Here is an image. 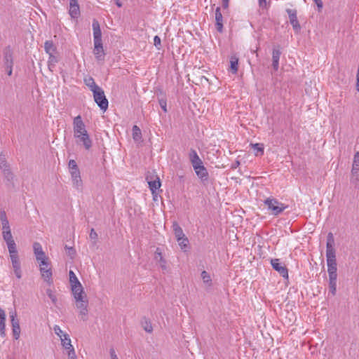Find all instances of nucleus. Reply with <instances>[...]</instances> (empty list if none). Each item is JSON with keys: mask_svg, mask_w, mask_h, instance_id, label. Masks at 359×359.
Returning a JSON list of instances; mask_svg holds the SVG:
<instances>
[{"mask_svg": "<svg viewBox=\"0 0 359 359\" xmlns=\"http://www.w3.org/2000/svg\"><path fill=\"white\" fill-rule=\"evenodd\" d=\"M10 259L12 264V267L13 269V272L17 278L20 279L22 278V270H21V264L18 255V251L17 250V246L8 248Z\"/></svg>", "mask_w": 359, "mask_h": 359, "instance_id": "1", "label": "nucleus"}, {"mask_svg": "<svg viewBox=\"0 0 359 359\" xmlns=\"http://www.w3.org/2000/svg\"><path fill=\"white\" fill-rule=\"evenodd\" d=\"M264 205L267 207L268 210L271 211L272 215L276 216L280 215L287 208V205L279 202L275 198H267L264 201Z\"/></svg>", "mask_w": 359, "mask_h": 359, "instance_id": "2", "label": "nucleus"}, {"mask_svg": "<svg viewBox=\"0 0 359 359\" xmlns=\"http://www.w3.org/2000/svg\"><path fill=\"white\" fill-rule=\"evenodd\" d=\"M93 93L95 102L101 110L105 111L108 109L109 102L102 88H100L99 90H94Z\"/></svg>", "mask_w": 359, "mask_h": 359, "instance_id": "3", "label": "nucleus"}, {"mask_svg": "<svg viewBox=\"0 0 359 359\" xmlns=\"http://www.w3.org/2000/svg\"><path fill=\"white\" fill-rule=\"evenodd\" d=\"M40 272L43 279L48 284H53V272L51 267L50 266V262H46L44 264H39Z\"/></svg>", "mask_w": 359, "mask_h": 359, "instance_id": "4", "label": "nucleus"}, {"mask_svg": "<svg viewBox=\"0 0 359 359\" xmlns=\"http://www.w3.org/2000/svg\"><path fill=\"white\" fill-rule=\"evenodd\" d=\"M351 182L355 186L359 184V151L356 152L353 157Z\"/></svg>", "mask_w": 359, "mask_h": 359, "instance_id": "5", "label": "nucleus"}, {"mask_svg": "<svg viewBox=\"0 0 359 359\" xmlns=\"http://www.w3.org/2000/svg\"><path fill=\"white\" fill-rule=\"evenodd\" d=\"M76 306L79 309V314L81 316L83 320H86V316L88 314V300L86 297L80 298V299H75Z\"/></svg>", "mask_w": 359, "mask_h": 359, "instance_id": "6", "label": "nucleus"}, {"mask_svg": "<svg viewBox=\"0 0 359 359\" xmlns=\"http://www.w3.org/2000/svg\"><path fill=\"white\" fill-rule=\"evenodd\" d=\"M271 264L274 270L278 271L283 278H288V270L279 259H272Z\"/></svg>", "mask_w": 359, "mask_h": 359, "instance_id": "7", "label": "nucleus"}, {"mask_svg": "<svg viewBox=\"0 0 359 359\" xmlns=\"http://www.w3.org/2000/svg\"><path fill=\"white\" fill-rule=\"evenodd\" d=\"M74 135L88 133L80 115L76 116L73 121Z\"/></svg>", "mask_w": 359, "mask_h": 359, "instance_id": "8", "label": "nucleus"}, {"mask_svg": "<svg viewBox=\"0 0 359 359\" xmlns=\"http://www.w3.org/2000/svg\"><path fill=\"white\" fill-rule=\"evenodd\" d=\"M10 317L13 337L15 339H18L20 335V326L19 320L17 318L16 312L11 313Z\"/></svg>", "mask_w": 359, "mask_h": 359, "instance_id": "9", "label": "nucleus"}, {"mask_svg": "<svg viewBox=\"0 0 359 359\" xmlns=\"http://www.w3.org/2000/svg\"><path fill=\"white\" fill-rule=\"evenodd\" d=\"M154 259L159 264V266L161 267L163 273L167 272L168 271L167 262L163 257L161 250L159 248H156V250L154 253Z\"/></svg>", "mask_w": 359, "mask_h": 359, "instance_id": "10", "label": "nucleus"}, {"mask_svg": "<svg viewBox=\"0 0 359 359\" xmlns=\"http://www.w3.org/2000/svg\"><path fill=\"white\" fill-rule=\"evenodd\" d=\"M71 177L73 183V186L78 190H80L83 187V182L81 177V172L79 169L70 170Z\"/></svg>", "mask_w": 359, "mask_h": 359, "instance_id": "11", "label": "nucleus"}, {"mask_svg": "<svg viewBox=\"0 0 359 359\" xmlns=\"http://www.w3.org/2000/svg\"><path fill=\"white\" fill-rule=\"evenodd\" d=\"M287 13L289 15L290 22L292 25L294 30L295 32H299L301 27L297 19V11L294 9H287Z\"/></svg>", "mask_w": 359, "mask_h": 359, "instance_id": "12", "label": "nucleus"}, {"mask_svg": "<svg viewBox=\"0 0 359 359\" xmlns=\"http://www.w3.org/2000/svg\"><path fill=\"white\" fill-rule=\"evenodd\" d=\"M194 169L198 177L202 182H206L208 180V172L206 168L203 164L198 165L196 166L194 165Z\"/></svg>", "mask_w": 359, "mask_h": 359, "instance_id": "13", "label": "nucleus"}, {"mask_svg": "<svg viewBox=\"0 0 359 359\" xmlns=\"http://www.w3.org/2000/svg\"><path fill=\"white\" fill-rule=\"evenodd\" d=\"M69 13L72 18L79 17L81 13L78 0H69Z\"/></svg>", "mask_w": 359, "mask_h": 359, "instance_id": "14", "label": "nucleus"}, {"mask_svg": "<svg viewBox=\"0 0 359 359\" xmlns=\"http://www.w3.org/2000/svg\"><path fill=\"white\" fill-rule=\"evenodd\" d=\"M74 137L79 139V141L82 142L86 149L88 150L91 148L92 140L90 138V136L88 134V133L83 134H79L77 135H75Z\"/></svg>", "mask_w": 359, "mask_h": 359, "instance_id": "15", "label": "nucleus"}, {"mask_svg": "<svg viewBox=\"0 0 359 359\" xmlns=\"http://www.w3.org/2000/svg\"><path fill=\"white\" fill-rule=\"evenodd\" d=\"M215 26L219 32H223V16L219 7L215 9Z\"/></svg>", "mask_w": 359, "mask_h": 359, "instance_id": "16", "label": "nucleus"}, {"mask_svg": "<svg viewBox=\"0 0 359 359\" xmlns=\"http://www.w3.org/2000/svg\"><path fill=\"white\" fill-rule=\"evenodd\" d=\"M281 52L279 47L273 48L272 52V67L275 71H277L279 67V60Z\"/></svg>", "mask_w": 359, "mask_h": 359, "instance_id": "17", "label": "nucleus"}, {"mask_svg": "<svg viewBox=\"0 0 359 359\" xmlns=\"http://www.w3.org/2000/svg\"><path fill=\"white\" fill-rule=\"evenodd\" d=\"M72 287V294L75 299H80V298L86 297L83 291V288L81 283L79 285H73Z\"/></svg>", "mask_w": 359, "mask_h": 359, "instance_id": "18", "label": "nucleus"}, {"mask_svg": "<svg viewBox=\"0 0 359 359\" xmlns=\"http://www.w3.org/2000/svg\"><path fill=\"white\" fill-rule=\"evenodd\" d=\"M2 237L4 241L6 243L8 248H9V247L13 248L17 246L11 230L2 231Z\"/></svg>", "mask_w": 359, "mask_h": 359, "instance_id": "19", "label": "nucleus"}, {"mask_svg": "<svg viewBox=\"0 0 359 359\" xmlns=\"http://www.w3.org/2000/svg\"><path fill=\"white\" fill-rule=\"evenodd\" d=\"M189 158L190 160V162L193 166V168L198 165L203 164L202 160L198 156L196 151L194 149H191L189 154Z\"/></svg>", "mask_w": 359, "mask_h": 359, "instance_id": "20", "label": "nucleus"}, {"mask_svg": "<svg viewBox=\"0 0 359 359\" xmlns=\"http://www.w3.org/2000/svg\"><path fill=\"white\" fill-rule=\"evenodd\" d=\"M0 222L1 223L2 231L11 230L8 219L7 218L6 212L4 210H0Z\"/></svg>", "mask_w": 359, "mask_h": 359, "instance_id": "21", "label": "nucleus"}, {"mask_svg": "<svg viewBox=\"0 0 359 359\" xmlns=\"http://www.w3.org/2000/svg\"><path fill=\"white\" fill-rule=\"evenodd\" d=\"M93 38L94 39H102V32L100 27V23L97 20H93Z\"/></svg>", "mask_w": 359, "mask_h": 359, "instance_id": "22", "label": "nucleus"}, {"mask_svg": "<svg viewBox=\"0 0 359 359\" xmlns=\"http://www.w3.org/2000/svg\"><path fill=\"white\" fill-rule=\"evenodd\" d=\"M172 229L177 240H181L183 237L185 236L182 229L176 222H173Z\"/></svg>", "mask_w": 359, "mask_h": 359, "instance_id": "23", "label": "nucleus"}, {"mask_svg": "<svg viewBox=\"0 0 359 359\" xmlns=\"http://www.w3.org/2000/svg\"><path fill=\"white\" fill-rule=\"evenodd\" d=\"M4 64L6 67L13 65V53L9 48L4 50Z\"/></svg>", "mask_w": 359, "mask_h": 359, "instance_id": "24", "label": "nucleus"}, {"mask_svg": "<svg viewBox=\"0 0 359 359\" xmlns=\"http://www.w3.org/2000/svg\"><path fill=\"white\" fill-rule=\"evenodd\" d=\"M238 69V58L236 55H231L230 57V70L232 74H236Z\"/></svg>", "mask_w": 359, "mask_h": 359, "instance_id": "25", "label": "nucleus"}, {"mask_svg": "<svg viewBox=\"0 0 359 359\" xmlns=\"http://www.w3.org/2000/svg\"><path fill=\"white\" fill-rule=\"evenodd\" d=\"M84 83L89 88V89L92 92H94V90H99V88H100L95 83L94 79L91 76L85 78Z\"/></svg>", "mask_w": 359, "mask_h": 359, "instance_id": "26", "label": "nucleus"}, {"mask_svg": "<svg viewBox=\"0 0 359 359\" xmlns=\"http://www.w3.org/2000/svg\"><path fill=\"white\" fill-rule=\"evenodd\" d=\"M141 325L143 329L148 333H151L153 331V327L151 321L149 318L144 317L141 320Z\"/></svg>", "mask_w": 359, "mask_h": 359, "instance_id": "27", "label": "nucleus"}, {"mask_svg": "<svg viewBox=\"0 0 359 359\" xmlns=\"http://www.w3.org/2000/svg\"><path fill=\"white\" fill-rule=\"evenodd\" d=\"M44 49L47 54H55L56 52V47L51 41H46L44 43Z\"/></svg>", "mask_w": 359, "mask_h": 359, "instance_id": "28", "label": "nucleus"}, {"mask_svg": "<svg viewBox=\"0 0 359 359\" xmlns=\"http://www.w3.org/2000/svg\"><path fill=\"white\" fill-rule=\"evenodd\" d=\"M142 132L140 128L135 125L133 127V138L135 142H140L142 140Z\"/></svg>", "mask_w": 359, "mask_h": 359, "instance_id": "29", "label": "nucleus"}, {"mask_svg": "<svg viewBox=\"0 0 359 359\" xmlns=\"http://www.w3.org/2000/svg\"><path fill=\"white\" fill-rule=\"evenodd\" d=\"M149 187L154 194L157 189H158L161 187V182L158 177H156V180L148 182Z\"/></svg>", "mask_w": 359, "mask_h": 359, "instance_id": "30", "label": "nucleus"}, {"mask_svg": "<svg viewBox=\"0 0 359 359\" xmlns=\"http://www.w3.org/2000/svg\"><path fill=\"white\" fill-rule=\"evenodd\" d=\"M64 337L61 339V343L62 346L66 350H69L71 348H74L71 344V339L69 338V334H63Z\"/></svg>", "mask_w": 359, "mask_h": 359, "instance_id": "31", "label": "nucleus"}, {"mask_svg": "<svg viewBox=\"0 0 359 359\" xmlns=\"http://www.w3.org/2000/svg\"><path fill=\"white\" fill-rule=\"evenodd\" d=\"M57 62V57L55 54L49 55V58L48 61V66L50 70L53 71V68L55 67V64Z\"/></svg>", "mask_w": 359, "mask_h": 359, "instance_id": "32", "label": "nucleus"}, {"mask_svg": "<svg viewBox=\"0 0 359 359\" xmlns=\"http://www.w3.org/2000/svg\"><path fill=\"white\" fill-rule=\"evenodd\" d=\"M201 278L204 283L207 284L208 286L212 285V279L208 273L205 271H203L201 273Z\"/></svg>", "mask_w": 359, "mask_h": 359, "instance_id": "33", "label": "nucleus"}, {"mask_svg": "<svg viewBox=\"0 0 359 359\" xmlns=\"http://www.w3.org/2000/svg\"><path fill=\"white\" fill-rule=\"evenodd\" d=\"M327 271H337V262L336 259L327 260Z\"/></svg>", "mask_w": 359, "mask_h": 359, "instance_id": "34", "label": "nucleus"}, {"mask_svg": "<svg viewBox=\"0 0 359 359\" xmlns=\"http://www.w3.org/2000/svg\"><path fill=\"white\" fill-rule=\"evenodd\" d=\"M93 53H94L95 57L97 60H104V53L103 48H101V49L94 48Z\"/></svg>", "mask_w": 359, "mask_h": 359, "instance_id": "35", "label": "nucleus"}, {"mask_svg": "<svg viewBox=\"0 0 359 359\" xmlns=\"http://www.w3.org/2000/svg\"><path fill=\"white\" fill-rule=\"evenodd\" d=\"M252 147L254 149L256 156L262 155L264 154V147H262V144L257 143L252 144Z\"/></svg>", "mask_w": 359, "mask_h": 359, "instance_id": "36", "label": "nucleus"}, {"mask_svg": "<svg viewBox=\"0 0 359 359\" xmlns=\"http://www.w3.org/2000/svg\"><path fill=\"white\" fill-rule=\"evenodd\" d=\"M33 250L35 256L41 255L43 252L41 245L37 242L34 243Z\"/></svg>", "mask_w": 359, "mask_h": 359, "instance_id": "37", "label": "nucleus"}, {"mask_svg": "<svg viewBox=\"0 0 359 359\" xmlns=\"http://www.w3.org/2000/svg\"><path fill=\"white\" fill-rule=\"evenodd\" d=\"M46 294L50 299L52 303L54 305H56L57 302V299L55 294L53 292V291L51 289L48 288L46 290Z\"/></svg>", "mask_w": 359, "mask_h": 359, "instance_id": "38", "label": "nucleus"}, {"mask_svg": "<svg viewBox=\"0 0 359 359\" xmlns=\"http://www.w3.org/2000/svg\"><path fill=\"white\" fill-rule=\"evenodd\" d=\"M69 275L71 286H72L73 285H79V283H81L73 271H70Z\"/></svg>", "mask_w": 359, "mask_h": 359, "instance_id": "39", "label": "nucleus"}, {"mask_svg": "<svg viewBox=\"0 0 359 359\" xmlns=\"http://www.w3.org/2000/svg\"><path fill=\"white\" fill-rule=\"evenodd\" d=\"M177 241L178 242V245H180V248L182 250L186 251L187 250V245H188V243H189V241H188L187 238H186L184 236L181 240H177Z\"/></svg>", "mask_w": 359, "mask_h": 359, "instance_id": "40", "label": "nucleus"}, {"mask_svg": "<svg viewBox=\"0 0 359 359\" xmlns=\"http://www.w3.org/2000/svg\"><path fill=\"white\" fill-rule=\"evenodd\" d=\"M10 165L6 162L4 157H0V169L3 172L6 170L10 169Z\"/></svg>", "mask_w": 359, "mask_h": 359, "instance_id": "41", "label": "nucleus"}, {"mask_svg": "<svg viewBox=\"0 0 359 359\" xmlns=\"http://www.w3.org/2000/svg\"><path fill=\"white\" fill-rule=\"evenodd\" d=\"M2 173H3L4 176V177L8 182H11L13 180V178H14L13 173L12 172L11 168L8 169V170H6Z\"/></svg>", "mask_w": 359, "mask_h": 359, "instance_id": "42", "label": "nucleus"}, {"mask_svg": "<svg viewBox=\"0 0 359 359\" xmlns=\"http://www.w3.org/2000/svg\"><path fill=\"white\" fill-rule=\"evenodd\" d=\"M326 257L327 260L336 259L334 248L326 250Z\"/></svg>", "mask_w": 359, "mask_h": 359, "instance_id": "43", "label": "nucleus"}, {"mask_svg": "<svg viewBox=\"0 0 359 359\" xmlns=\"http://www.w3.org/2000/svg\"><path fill=\"white\" fill-rule=\"evenodd\" d=\"M36 259L39 264H44V262L48 261V257L46 255L45 252H43L41 255H36Z\"/></svg>", "mask_w": 359, "mask_h": 359, "instance_id": "44", "label": "nucleus"}, {"mask_svg": "<svg viewBox=\"0 0 359 359\" xmlns=\"http://www.w3.org/2000/svg\"><path fill=\"white\" fill-rule=\"evenodd\" d=\"M6 322V313L3 309L0 307V327H5Z\"/></svg>", "mask_w": 359, "mask_h": 359, "instance_id": "45", "label": "nucleus"}, {"mask_svg": "<svg viewBox=\"0 0 359 359\" xmlns=\"http://www.w3.org/2000/svg\"><path fill=\"white\" fill-rule=\"evenodd\" d=\"M65 250L66 253L68 255V256L70 257L71 259H73L76 255V250L72 247H68L67 245H65Z\"/></svg>", "mask_w": 359, "mask_h": 359, "instance_id": "46", "label": "nucleus"}, {"mask_svg": "<svg viewBox=\"0 0 359 359\" xmlns=\"http://www.w3.org/2000/svg\"><path fill=\"white\" fill-rule=\"evenodd\" d=\"M329 287L332 294L335 295L337 290V281H329Z\"/></svg>", "mask_w": 359, "mask_h": 359, "instance_id": "47", "label": "nucleus"}, {"mask_svg": "<svg viewBox=\"0 0 359 359\" xmlns=\"http://www.w3.org/2000/svg\"><path fill=\"white\" fill-rule=\"evenodd\" d=\"M158 102L161 109L163 110L165 113H166L168 111L166 100L165 98H161L158 100Z\"/></svg>", "mask_w": 359, "mask_h": 359, "instance_id": "48", "label": "nucleus"}, {"mask_svg": "<svg viewBox=\"0 0 359 359\" xmlns=\"http://www.w3.org/2000/svg\"><path fill=\"white\" fill-rule=\"evenodd\" d=\"M333 238H332V234L331 233L328 235V239L326 245V250L327 249H334L332 245Z\"/></svg>", "mask_w": 359, "mask_h": 359, "instance_id": "49", "label": "nucleus"}, {"mask_svg": "<svg viewBox=\"0 0 359 359\" xmlns=\"http://www.w3.org/2000/svg\"><path fill=\"white\" fill-rule=\"evenodd\" d=\"M53 330L55 331V333L61 339L64 337L63 334H65L62 332V330L60 329V326L55 325L53 327Z\"/></svg>", "mask_w": 359, "mask_h": 359, "instance_id": "50", "label": "nucleus"}, {"mask_svg": "<svg viewBox=\"0 0 359 359\" xmlns=\"http://www.w3.org/2000/svg\"><path fill=\"white\" fill-rule=\"evenodd\" d=\"M161 39L158 36H155L154 38V44L158 50L161 49Z\"/></svg>", "mask_w": 359, "mask_h": 359, "instance_id": "51", "label": "nucleus"}, {"mask_svg": "<svg viewBox=\"0 0 359 359\" xmlns=\"http://www.w3.org/2000/svg\"><path fill=\"white\" fill-rule=\"evenodd\" d=\"M69 171L79 169L76 162L73 159H72L69 161Z\"/></svg>", "mask_w": 359, "mask_h": 359, "instance_id": "52", "label": "nucleus"}, {"mask_svg": "<svg viewBox=\"0 0 359 359\" xmlns=\"http://www.w3.org/2000/svg\"><path fill=\"white\" fill-rule=\"evenodd\" d=\"M329 274V281H337V271H327Z\"/></svg>", "mask_w": 359, "mask_h": 359, "instance_id": "53", "label": "nucleus"}, {"mask_svg": "<svg viewBox=\"0 0 359 359\" xmlns=\"http://www.w3.org/2000/svg\"><path fill=\"white\" fill-rule=\"evenodd\" d=\"M67 353L69 359H76V355L74 348H71V349L67 350Z\"/></svg>", "mask_w": 359, "mask_h": 359, "instance_id": "54", "label": "nucleus"}, {"mask_svg": "<svg viewBox=\"0 0 359 359\" xmlns=\"http://www.w3.org/2000/svg\"><path fill=\"white\" fill-rule=\"evenodd\" d=\"M94 48H103L102 39H94Z\"/></svg>", "mask_w": 359, "mask_h": 359, "instance_id": "55", "label": "nucleus"}, {"mask_svg": "<svg viewBox=\"0 0 359 359\" xmlns=\"http://www.w3.org/2000/svg\"><path fill=\"white\" fill-rule=\"evenodd\" d=\"M90 239L95 240V243H96V240L97 239V233L95 232L94 229H91L90 235H89Z\"/></svg>", "mask_w": 359, "mask_h": 359, "instance_id": "56", "label": "nucleus"}, {"mask_svg": "<svg viewBox=\"0 0 359 359\" xmlns=\"http://www.w3.org/2000/svg\"><path fill=\"white\" fill-rule=\"evenodd\" d=\"M313 1L316 4L319 10H320L323 8V4L322 0H313Z\"/></svg>", "mask_w": 359, "mask_h": 359, "instance_id": "57", "label": "nucleus"}, {"mask_svg": "<svg viewBox=\"0 0 359 359\" xmlns=\"http://www.w3.org/2000/svg\"><path fill=\"white\" fill-rule=\"evenodd\" d=\"M110 355H111V359H118L115 353V351L113 348L110 349Z\"/></svg>", "mask_w": 359, "mask_h": 359, "instance_id": "58", "label": "nucleus"}, {"mask_svg": "<svg viewBox=\"0 0 359 359\" xmlns=\"http://www.w3.org/2000/svg\"><path fill=\"white\" fill-rule=\"evenodd\" d=\"M229 0H222V6L224 9L228 8Z\"/></svg>", "mask_w": 359, "mask_h": 359, "instance_id": "59", "label": "nucleus"}, {"mask_svg": "<svg viewBox=\"0 0 359 359\" xmlns=\"http://www.w3.org/2000/svg\"><path fill=\"white\" fill-rule=\"evenodd\" d=\"M259 5L260 7H265L266 5V0H259Z\"/></svg>", "mask_w": 359, "mask_h": 359, "instance_id": "60", "label": "nucleus"}, {"mask_svg": "<svg viewBox=\"0 0 359 359\" xmlns=\"http://www.w3.org/2000/svg\"><path fill=\"white\" fill-rule=\"evenodd\" d=\"M7 69V74L11 76L13 72V66L6 67Z\"/></svg>", "mask_w": 359, "mask_h": 359, "instance_id": "61", "label": "nucleus"}, {"mask_svg": "<svg viewBox=\"0 0 359 359\" xmlns=\"http://www.w3.org/2000/svg\"><path fill=\"white\" fill-rule=\"evenodd\" d=\"M0 334L1 337H5L6 335V330H5V327H0Z\"/></svg>", "mask_w": 359, "mask_h": 359, "instance_id": "62", "label": "nucleus"}, {"mask_svg": "<svg viewBox=\"0 0 359 359\" xmlns=\"http://www.w3.org/2000/svg\"><path fill=\"white\" fill-rule=\"evenodd\" d=\"M240 165V162L238 161H236V162H234L232 165H231V168L233 169H235L236 168L238 165Z\"/></svg>", "mask_w": 359, "mask_h": 359, "instance_id": "63", "label": "nucleus"}, {"mask_svg": "<svg viewBox=\"0 0 359 359\" xmlns=\"http://www.w3.org/2000/svg\"><path fill=\"white\" fill-rule=\"evenodd\" d=\"M115 3L116 6L119 8L122 6V3L120 1V0H115Z\"/></svg>", "mask_w": 359, "mask_h": 359, "instance_id": "64", "label": "nucleus"}]
</instances>
